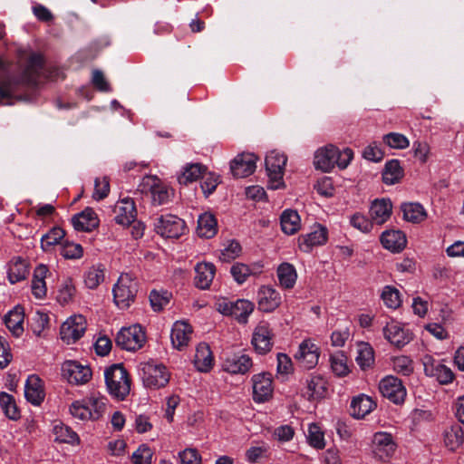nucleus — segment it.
<instances>
[{"mask_svg": "<svg viewBox=\"0 0 464 464\" xmlns=\"http://www.w3.org/2000/svg\"><path fill=\"white\" fill-rule=\"evenodd\" d=\"M213 362L212 353L207 343H199L196 349L194 364L199 372L210 370Z\"/></svg>", "mask_w": 464, "mask_h": 464, "instance_id": "obj_36", "label": "nucleus"}, {"mask_svg": "<svg viewBox=\"0 0 464 464\" xmlns=\"http://www.w3.org/2000/svg\"><path fill=\"white\" fill-rule=\"evenodd\" d=\"M281 228L287 235L295 234L301 227V218L297 211L285 210L280 218Z\"/></svg>", "mask_w": 464, "mask_h": 464, "instance_id": "obj_35", "label": "nucleus"}, {"mask_svg": "<svg viewBox=\"0 0 464 464\" xmlns=\"http://www.w3.org/2000/svg\"><path fill=\"white\" fill-rule=\"evenodd\" d=\"M61 255L66 259H79L83 255V249L80 244L65 241L62 245Z\"/></svg>", "mask_w": 464, "mask_h": 464, "instance_id": "obj_56", "label": "nucleus"}, {"mask_svg": "<svg viewBox=\"0 0 464 464\" xmlns=\"http://www.w3.org/2000/svg\"><path fill=\"white\" fill-rule=\"evenodd\" d=\"M280 294L272 286L263 285L257 292V304L259 310L271 313L281 304Z\"/></svg>", "mask_w": 464, "mask_h": 464, "instance_id": "obj_23", "label": "nucleus"}, {"mask_svg": "<svg viewBox=\"0 0 464 464\" xmlns=\"http://www.w3.org/2000/svg\"><path fill=\"white\" fill-rule=\"evenodd\" d=\"M146 341V335L140 325L135 324L121 328L115 338L116 344L127 351L140 349Z\"/></svg>", "mask_w": 464, "mask_h": 464, "instance_id": "obj_6", "label": "nucleus"}, {"mask_svg": "<svg viewBox=\"0 0 464 464\" xmlns=\"http://www.w3.org/2000/svg\"><path fill=\"white\" fill-rule=\"evenodd\" d=\"M192 335V327L184 321H177L171 329L170 339L172 345L181 350L186 347Z\"/></svg>", "mask_w": 464, "mask_h": 464, "instance_id": "obj_25", "label": "nucleus"}, {"mask_svg": "<svg viewBox=\"0 0 464 464\" xmlns=\"http://www.w3.org/2000/svg\"><path fill=\"white\" fill-rule=\"evenodd\" d=\"M180 464H201L202 458L195 448H187L179 453Z\"/></svg>", "mask_w": 464, "mask_h": 464, "instance_id": "obj_61", "label": "nucleus"}, {"mask_svg": "<svg viewBox=\"0 0 464 464\" xmlns=\"http://www.w3.org/2000/svg\"><path fill=\"white\" fill-rule=\"evenodd\" d=\"M230 273L238 284H243L246 279L254 274L253 270L246 265L236 263L231 266Z\"/></svg>", "mask_w": 464, "mask_h": 464, "instance_id": "obj_58", "label": "nucleus"}, {"mask_svg": "<svg viewBox=\"0 0 464 464\" xmlns=\"http://www.w3.org/2000/svg\"><path fill=\"white\" fill-rule=\"evenodd\" d=\"M350 224L362 233H369L372 231L373 223L361 213L353 214L350 218Z\"/></svg>", "mask_w": 464, "mask_h": 464, "instance_id": "obj_59", "label": "nucleus"}, {"mask_svg": "<svg viewBox=\"0 0 464 464\" xmlns=\"http://www.w3.org/2000/svg\"><path fill=\"white\" fill-rule=\"evenodd\" d=\"M327 238V228L321 224H315L310 233L299 237V247L304 252H310L313 247L324 245Z\"/></svg>", "mask_w": 464, "mask_h": 464, "instance_id": "obj_18", "label": "nucleus"}, {"mask_svg": "<svg viewBox=\"0 0 464 464\" xmlns=\"http://www.w3.org/2000/svg\"><path fill=\"white\" fill-rule=\"evenodd\" d=\"M253 399L256 402H265L273 394L272 375L268 372H261L252 377Z\"/></svg>", "mask_w": 464, "mask_h": 464, "instance_id": "obj_15", "label": "nucleus"}, {"mask_svg": "<svg viewBox=\"0 0 464 464\" xmlns=\"http://www.w3.org/2000/svg\"><path fill=\"white\" fill-rule=\"evenodd\" d=\"M137 291L136 279L130 274H121L112 288L116 305L121 309L128 308L134 302Z\"/></svg>", "mask_w": 464, "mask_h": 464, "instance_id": "obj_3", "label": "nucleus"}, {"mask_svg": "<svg viewBox=\"0 0 464 464\" xmlns=\"http://www.w3.org/2000/svg\"><path fill=\"white\" fill-rule=\"evenodd\" d=\"M286 157L276 150L269 152L265 160L268 176V187L272 189L280 188L283 185L284 169L286 164Z\"/></svg>", "mask_w": 464, "mask_h": 464, "instance_id": "obj_5", "label": "nucleus"}, {"mask_svg": "<svg viewBox=\"0 0 464 464\" xmlns=\"http://www.w3.org/2000/svg\"><path fill=\"white\" fill-rule=\"evenodd\" d=\"M84 400L90 408L89 411L92 415V420H98L105 411L106 399L96 394H92Z\"/></svg>", "mask_w": 464, "mask_h": 464, "instance_id": "obj_49", "label": "nucleus"}, {"mask_svg": "<svg viewBox=\"0 0 464 464\" xmlns=\"http://www.w3.org/2000/svg\"><path fill=\"white\" fill-rule=\"evenodd\" d=\"M331 368L333 372L340 377L349 373L350 369L347 364V357L343 352H338L330 356Z\"/></svg>", "mask_w": 464, "mask_h": 464, "instance_id": "obj_47", "label": "nucleus"}, {"mask_svg": "<svg viewBox=\"0 0 464 464\" xmlns=\"http://www.w3.org/2000/svg\"><path fill=\"white\" fill-rule=\"evenodd\" d=\"M382 332L384 338L397 347H403L412 339L411 334L404 329L401 324L393 320L385 324Z\"/></svg>", "mask_w": 464, "mask_h": 464, "instance_id": "obj_17", "label": "nucleus"}, {"mask_svg": "<svg viewBox=\"0 0 464 464\" xmlns=\"http://www.w3.org/2000/svg\"><path fill=\"white\" fill-rule=\"evenodd\" d=\"M44 73V58L39 53L30 54L21 75V81L28 85H35Z\"/></svg>", "mask_w": 464, "mask_h": 464, "instance_id": "obj_10", "label": "nucleus"}, {"mask_svg": "<svg viewBox=\"0 0 464 464\" xmlns=\"http://www.w3.org/2000/svg\"><path fill=\"white\" fill-rule=\"evenodd\" d=\"M375 406V402L369 396L362 394L352 401L351 414L356 419H362L369 414Z\"/></svg>", "mask_w": 464, "mask_h": 464, "instance_id": "obj_33", "label": "nucleus"}, {"mask_svg": "<svg viewBox=\"0 0 464 464\" xmlns=\"http://www.w3.org/2000/svg\"><path fill=\"white\" fill-rule=\"evenodd\" d=\"M382 141L391 149L403 150L410 146L409 139L399 132H390L382 137Z\"/></svg>", "mask_w": 464, "mask_h": 464, "instance_id": "obj_48", "label": "nucleus"}, {"mask_svg": "<svg viewBox=\"0 0 464 464\" xmlns=\"http://www.w3.org/2000/svg\"><path fill=\"white\" fill-rule=\"evenodd\" d=\"M241 253V246L237 241H231L221 252L220 259L224 262H229L237 257Z\"/></svg>", "mask_w": 464, "mask_h": 464, "instance_id": "obj_64", "label": "nucleus"}, {"mask_svg": "<svg viewBox=\"0 0 464 464\" xmlns=\"http://www.w3.org/2000/svg\"><path fill=\"white\" fill-rule=\"evenodd\" d=\"M319 356V348L310 339L304 340L299 344L298 351L295 354V358L300 366L307 370L313 369L317 365Z\"/></svg>", "mask_w": 464, "mask_h": 464, "instance_id": "obj_14", "label": "nucleus"}, {"mask_svg": "<svg viewBox=\"0 0 464 464\" xmlns=\"http://www.w3.org/2000/svg\"><path fill=\"white\" fill-rule=\"evenodd\" d=\"M24 309L17 305L10 310L4 317V322L9 331L16 337L24 333Z\"/></svg>", "mask_w": 464, "mask_h": 464, "instance_id": "obj_31", "label": "nucleus"}, {"mask_svg": "<svg viewBox=\"0 0 464 464\" xmlns=\"http://www.w3.org/2000/svg\"><path fill=\"white\" fill-rule=\"evenodd\" d=\"M62 374L70 383L84 384L91 379L92 371L76 361H67L62 366Z\"/></svg>", "mask_w": 464, "mask_h": 464, "instance_id": "obj_13", "label": "nucleus"}, {"mask_svg": "<svg viewBox=\"0 0 464 464\" xmlns=\"http://www.w3.org/2000/svg\"><path fill=\"white\" fill-rule=\"evenodd\" d=\"M65 232L59 227H53L41 237V247L44 251H51L64 237Z\"/></svg>", "mask_w": 464, "mask_h": 464, "instance_id": "obj_44", "label": "nucleus"}, {"mask_svg": "<svg viewBox=\"0 0 464 464\" xmlns=\"http://www.w3.org/2000/svg\"><path fill=\"white\" fill-rule=\"evenodd\" d=\"M110 192V182L108 178H97L94 181V191L92 198L95 200H102L108 196Z\"/></svg>", "mask_w": 464, "mask_h": 464, "instance_id": "obj_62", "label": "nucleus"}, {"mask_svg": "<svg viewBox=\"0 0 464 464\" xmlns=\"http://www.w3.org/2000/svg\"><path fill=\"white\" fill-rule=\"evenodd\" d=\"M154 226L157 234L166 238H178L187 229L185 221L171 214L160 216Z\"/></svg>", "mask_w": 464, "mask_h": 464, "instance_id": "obj_7", "label": "nucleus"}, {"mask_svg": "<svg viewBox=\"0 0 464 464\" xmlns=\"http://www.w3.org/2000/svg\"><path fill=\"white\" fill-rule=\"evenodd\" d=\"M195 285L198 288L208 289L216 275V267L212 263H198L195 266Z\"/></svg>", "mask_w": 464, "mask_h": 464, "instance_id": "obj_28", "label": "nucleus"}, {"mask_svg": "<svg viewBox=\"0 0 464 464\" xmlns=\"http://www.w3.org/2000/svg\"><path fill=\"white\" fill-rule=\"evenodd\" d=\"M90 408L86 404L85 400L75 401L70 406V412L72 417L81 420H92V415L89 411Z\"/></svg>", "mask_w": 464, "mask_h": 464, "instance_id": "obj_55", "label": "nucleus"}, {"mask_svg": "<svg viewBox=\"0 0 464 464\" xmlns=\"http://www.w3.org/2000/svg\"><path fill=\"white\" fill-rule=\"evenodd\" d=\"M253 366L252 359L245 353L227 355L222 362V369L232 374H245Z\"/></svg>", "mask_w": 464, "mask_h": 464, "instance_id": "obj_20", "label": "nucleus"}, {"mask_svg": "<svg viewBox=\"0 0 464 464\" xmlns=\"http://www.w3.org/2000/svg\"><path fill=\"white\" fill-rule=\"evenodd\" d=\"M308 440L310 445L316 449H323L325 446L324 433L314 423L309 425Z\"/></svg>", "mask_w": 464, "mask_h": 464, "instance_id": "obj_60", "label": "nucleus"}, {"mask_svg": "<svg viewBox=\"0 0 464 464\" xmlns=\"http://www.w3.org/2000/svg\"><path fill=\"white\" fill-rule=\"evenodd\" d=\"M381 242L384 248L392 252H401L405 248L407 239L401 230H386L381 236Z\"/></svg>", "mask_w": 464, "mask_h": 464, "instance_id": "obj_29", "label": "nucleus"}, {"mask_svg": "<svg viewBox=\"0 0 464 464\" xmlns=\"http://www.w3.org/2000/svg\"><path fill=\"white\" fill-rule=\"evenodd\" d=\"M152 459V451L146 445H140L132 454L133 464H150Z\"/></svg>", "mask_w": 464, "mask_h": 464, "instance_id": "obj_63", "label": "nucleus"}, {"mask_svg": "<svg viewBox=\"0 0 464 464\" xmlns=\"http://www.w3.org/2000/svg\"><path fill=\"white\" fill-rule=\"evenodd\" d=\"M403 176V169L400 161L392 160L385 164L382 171V180L387 185H393L401 180Z\"/></svg>", "mask_w": 464, "mask_h": 464, "instance_id": "obj_42", "label": "nucleus"}, {"mask_svg": "<svg viewBox=\"0 0 464 464\" xmlns=\"http://www.w3.org/2000/svg\"><path fill=\"white\" fill-rule=\"evenodd\" d=\"M254 310V304L247 300H237L233 302V313L234 316L239 323L246 324L247 317Z\"/></svg>", "mask_w": 464, "mask_h": 464, "instance_id": "obj_46", "label": "nucleus"}, {"mask_svg": "<svg viewBox=\"0 0 464 464\" xmlns=\"http://www.w3.org/2000/svg\"><path fill=\"white\" fill-rule=\"evenodd\" d=\"M421 361L427 376L435 378L440 384H449L453 382L454 373L450 367L429 354H425Z\"/></svg>", "mask_w": 464, "mask_h": 464, "instance_id": "obj_8", "label": "nucleus"}, {"mask_svg": "<svg viewBox=\"0 0 464 464\" xmlns=\"http://www.w3.org/2000/svg\"><path fill=\"white\" fill-rule=\"evenodd\" d=\"M273 333L266 322H260L255 328L251 343L255 351L259 354H266L273 348Z\"/></svg>", "mask_w": 464, "mask_h": 464, "instance_id": "obj_12", "label": "nucleus"}, {"mask_svg": "<svg viewBox=\"0 0 464 464\" xmlns=\"http://www.w3.org/2000/svg\"><path fill=\"white\" fill-rule=\"evenodd\" d=\"M379 391L383 397L396 404L403 402L407 394L401 381L394 376L383 378L379 383Z\"/></svg>", "mask_w": 464, "mask_h": 464, "instance_id": "obj_11", "label": "nucleus"}, {"mask_svg": "<svg viewBox=\"0 0 464 464\" xmlns=\"http://www.w3.org/2000/svg\"><path fill=\"white\" fill-rule=\"evenodd\" d=\"M218 231L217 220L214 215L204 213L198 217L197 233L200 237L211 238Z\"/></svg>", "mask_w": 464, "mask_h": 464, "instance_id": "obj_34", "label": "nucleus"}, {"mask_svg": "<svg viewBox=\"0 0 464 464\" xmlns=\"http://www.w3.org/2000/svg\"><path fill=\"white\" fill-rule=\"evenodd\" d=\"M170 297L171 294L168 291H151L150 294V302L153 311H161L169 303Z\"/></svg>", "mask_w": 464, "mask_h": 464, "instance_id": "obj_54", "label": "nucleus"}, {"mask_svg": "<svg viewBox=\"0 0 464 464\" xmlns=\"http://www.w3.org/2000/svg\"><path fill=\"white\" fill-rule=\"evenodd\" d=\"M48 274L49 268L45 265L40 264L34 268L31 287L35 298L43 299L45 297L47 293L45 278Z\"/></svg>", "mask_w": 464, "mask_h": 464, "instance_id": "obj_30", "label": "nucleus"}, {"mask_svg": "<svg viewBox=\"0 0 464 464\" xmlns=\"http://www.w3.org/2000/svg\"><path fill=\"white\" fill-rule=\"evenodd\" d=\"M396 444L392 434L388 432H376L372 439V452L382 460L389 459L395 451Z\"/></svg>", "mask_w": 464, "mask_h": 464, "instance_id": "obj_19", "label": "nucleus"}, {"mask_svg": "<svg viewBox=\"0 0 464 464\" xmlns=\"http://www.w3.org/2000/svg\"><path fill=\"white\" fill-rule=\"evenodd\" d=\"M353 158L351 149L340 150L333 144H328L316 150L314 157V165L316 169L330 172L335 166L344 169Z\"/></svg>", "mask_w": 464, "mask_h": 464, "instance_id": "obj_1", "label": "nucleus"}, {"mask_svg": "<svg viewBox=\"0 0 464 464\" xmlns=\"http://www.w3.org/2000/svg\"><path fill=\"white\" fill-rule=\"evenodd\" d=\"M463 436L462 428L453 425L444 430V444L450 450H457L463 443Z\"/></svg>", "mask_w": 464, "mask_h": 464, "instance_id": "obj_39", "label": "nucleus"}, {"mask_svg": "<svg viewBox=\"0 0 464 464\" xmlns=\"http://www.w3.org/2000/svg\"><path fill=\"white\" fill-rule=\"evenodd\" d=\"M256 157L252 153L238 154L230 163V170L235 178H246L256 169Z\"/></svg>", "mask_w": 464, "mask_h": 464, "instance_id": "obj_21", "label": "nucleus"}, {"mask_svg": "<svg viewBox=\"0 0 464 464\" xmlns=\"http://www.w3.org/2000/svg\"><path fill=\"white\" fill-rule=\"evenodd\" d=\"M327 382L319 375H313L307 380V387L304 396L308 400H319L325 396Z\"/></svg>", "mask_w": 464, "mask_h": 464, "instance_id": "obj_32", "label": "nucleus"}, {"mask_svg": "<svg viewBox=\"0 0 464 464\" xmlns=\"http://www.w3.org/2000/svg\"><path fill=\"white\" fill-rule=\"evenodd\" d=\"M205 169V167L198 163L188 164L184 168L183 172L179 176V182L180 184L186 185L188 183L196 181L203 175Z\"/></svg>", "mask_w": 464, "mask_h": 464, "instance_id": "obj_45", "label": "nucleus"}, {"mask_svg": "<svg viewBox=\"0 0 464 464\" xmlns=\"http://www.w3.org/2000/svg\"><path fill=\"white\" fill-rule=\"evenodd\" d=\"M392 212V204L390 199H375L370 208V217L373 224L382 225L391 217Z\"/></svg>", "mask_w": 464, "mask_h": 464, "instance_id": "obj_26", "label": "nucleus"}, {"mask_svg": "<svg viewBox=\"0 0 464 464\" xmlns=\"http://www.w3.org/2000/svg\"><path fill=\"white\" fill-rule=\"evenodd\" d=\"M0 406L6 415L11 420H17L20 416L17 410L14 399L12 395L6 392L0 393Z\"/></svg>", "mask_w": 464, "mask_h": 464, "instance_id": "obj_50", "label": "nucleus"}, {"mask_svg": "<svg viewBox=\"0 0 464 464\" xmlns=\"http://www.w3.org/2000/svg\"><path fill=\"white\" fill-rule=\"evenodd\" d=\"M114 220L122 227H128L132 224L136 218V207L134 201L130 198H123L114 206Z\"/></svg>", "mask_w": 464, "mask_h": 464, "instance_id": "obj_22", "label": "nucleus"}, {"mask_svg": "<svg viewBox=\"0 0 464 464\" xmlns=\"http://www.w3.org/2000/svg\"><path fill=\"white\" fill-rule=\"evenodd\" d=\"M28 273L26 262L21 257L14 258L8 269V280L11 284H15L24 280Z\"/></svg>", "mask_w": 464, "mask_h": 464, "instance_id": "obj_41", "label": "nucleus"}, {"mask_svg": "<svg viewBox=\"0 0 464 464\" xmlns=\"http://www.w3.org/2000/svg\"><path fill=\"white\" fill-rule=\"evenodd\" d=\"M277 277L283 288L291 289L295 286L297 273L295 266L289 263H283L277 267Z\"/></svg>", "mask_w": 464, "mask_h": 464, "instance_id": "obj_38", "label": "nucleus"}, {"mask_svg": "<svg viewBox=\"0 0 464 464\" xmlns=\"http://www.w3.org/2000/svg\"><path fill=\"white\" fill-rule=\"evenodd\" d=\"M393 369L396 372L409 376L413 372V363L408 356H397L393 359Z\"/></svg>", "mask_w": 464, "mask_h": 464, "instance_id": "obj_57", "label": "nucleus"}, {"mask_svg": "<svg viewBox=\"0 0 464 464\" xmlns=\"http://www.w3.org/2000/svg\"><path fill=\"white\" fill-rule=\"evenodd\" d=\"M143 189L151 193L154 204L162 205L169 200L171 189L164 185L156 176H146L142 179Z\"/></svg>", "mask_w": 464, "mask_h": 464, "instance_id": "obj_16", "label": "nucleus"}, {"mask_svg": "<svg viewBox=\"0 0 464 464\" xmlns=\"http://www.w3.org/2000/svg\"><path fill=\"white\" fill-rule=\"evenodd\" d=\"M25 399L34 405H40L44 399L42 380L32 374L28 376L24 385Z\"/></svg>", "mask_w": 464, "mask_h": 464, "instance_id": "obj_27", "label": "nucleus"}, {"mask_svg": "<svg viewBox=\"0 0 464 464\" xmlns=\"http://www.w3.org/2000/svg\"><path fill=\"white\" fill-rule=\"evenodd\" d=\"M86 320L81 314H75L69 317L61 326V338L69 343L78 341L85 333Z\"/></svg>", "mask_w": 464, "mask_h": 464, "instance_id": "obj_9", "label": "nucleus"}, {"mask_svg": "<svg viewBox=\"0 0 464 464\" xmlns=\"http://www.w3.org/2000/svg\"><path fill=\"white\" fill-rule=\"evenodd\" d=\"M76 289L75 285L71 278L65 279L59 290L57 295V300L62 304H66L70 303L75 295Z\"/></svg>", "mask_w": 464, "mask_h": 464, "instance_id": "obj_52", "label": "nucleus"}, {"mask_svg": "<svg viewBox=\"0 0 464 464\" xmlns=\"http://www.w3.org/2000/svg\"><path fill=\"white\" fill-rule=\"evenodd\" d=\"M401 208L403 218L408 222L420 223L427 217L424 208L419 203H403Z\"/></svg>", "mask_w": 464, "mask_h": 464, "instance_id": "obj_40", "label": "nucleus"}, {"mask_svg": "<svg viewBox=\"0 0 464 464\" xmlns=\"http://www.w3.org/2000/svg\"><path fill=\"white\" fill-rule=\"evenodd\" d=\"M355 361L362 370L372 367L374 362V352L372 347L367 343H359Z\"/></svg>", "mask_w": 464, "mask_h": 464, "instance_id": "obj_43", "label": "nucleus"}, {"mask_svg": "<svg viewBox=\"0 0 464 464\" xmlns=\"http://www.w3.org/2000/svg\"><path fill=\"white\" fill-rule=\"evenodd\" d=\"M381 297L384 304L392 309L398 308L401 304L399 290L391 285L384 286Z\"/></svg>", "mask_w": 464, "mask_h": 464, "instance_id": "obj_51", "label": "nucleus"}, {"mask_svg": "<svg viewBox=\"0 0 464 464\" xmlns=\"http://www.w3.org/2000/svg\"><path fill=\"white\" fill-rule=\"evenodd\" d=\"M105 278V268L102 264L89 267L83 276L84 285L89 289H96Z\"/></svg>", "mask_w": 464, "mask_h": 464, "instance_id": "obj_37", "label": "nucleus"}, {"mask_svg": "<svg viewBox=\"0 0 464 464\" xmlns=\"http://www.w3.org/2000/svg\"><path fill=\"white\" fill-rule=\"evenodd\" d=\"M56 440L64 443L75 444L79 442V437L70 427L61 424L54 427Z\"/></svg>", "mask_w": 464, "mask_h": 464, "instance_id": "obj_53", "label": "nucleus"}, {"mask_svg": "<svg viewBox=\"0 0 464 464\" xmlns=\"http://www.w3.org/2000/svg\"><path fill=\"white\" fill-rule=\"evenodd\" d=\"M99 223L100 220L96 212L91 208H86L72 218V224L78 231L91 232L98 227Z\"/></svg>", "mask_w": 464, "mask_h": 464, "instance_id": "obj_24", "label": "nucleus"}, {"mask_svg": "<svg viewBox=\"0 0 464 464\" xmlns=\"http://www.w3.org/2000/svg\"><path fill=\"white\" fill-rule=\"evenodd\" d=\"M141 378L148 388L158 390L165 387L170 378L168 369L161 363L149 361L140 363Z\"/></svg>", "mask_w": 464, "mask_h": 464, "instance_id": "obj_4", "label": "nucleus"}, {"mask_svg": "<svg viewBox=\"0 0 464 464\" xmlns=\"http://www.w3.org/2000/svg\"><path fill=\"white\" fill-rule=\"evenodd\" d=\"M109 393L119 400H124L130 391V380L127 370L121 364H113L104 372Z\"/></svg>", "mask_w": 464, "mask_h": 464, "instance_id": "obj_2", "label": "nucleus"}]
</instances>
